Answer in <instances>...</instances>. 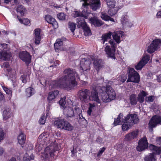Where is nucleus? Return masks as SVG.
<instances>
[{
  "label": "nucleus",
  "mask_w": 161,
  "mask_h": 161,
  "mask_svg": "<svg viewBox=\"0 0 161 161\" xmlns=\"http://www.w3.org/2000/svg\"><path fill=\"white\" fill-rule=\"evenodd\" d=\"M64 73L65 75L53 81L51 85L54 87L71 90L77 85L76 80H80L79 75L74 70L70 68L65 69Z\"/></svg>",
  "instance_id": "obj_1"
},
{
  "label": "nucleus",
  "mask_w": 161,
  "mask_h": 161,
  "mask_svg": "<svg viewBox=\"0 0 161 161\" xmlns=\"http://www.w3.org/2000/svg\"><path fill=\"white\" fill-rule=\"evenodd\" d=\"M112 34V33L110 31L103 34L101 37L102 43L104 44L105 42L110 40L108 43H106L104 45V51L108 58L115 59L116 44L113 40L110 39Z\"/></svg>",
  "instance_id": "obj_2"
},
{
  "label": "nucleus",
  "mask_w": 161,
  "mask_h": 161,
  "mask_svg": "<svg viewBox=\"0 0 161 161\" xmlns=\"http://www.w3.org/2000/svg\"><path fill=\"white\" fill-rule=\"evenodd\" d=\"M84 2L83 4L82 7L83 10L81 13L78 11H75L73 13V16L77 17L82 16L87 18L86 15L90 13V11L88 9V7L90 6L93 10H96L101 7L100 0H80Z\"/></svg>",
  "instance_id": "obj_3"
},
{
  "label": "nucleus",
  "mask_w": 161,
  "mask_h": 161,
  "mask_svg": "<svg viewBox=\"0 0 161 161\" xmlns=\"http://www.w3.org/2000/svg\"><path fill=\"white\" fill-rule=\"evenodd\" d=\"M65 99V97L61 98L59 102V103L63 107L64 114L68 117H71L74 115L73 109L77 110L79 109L76 108L75 105L73 104V102L70 99H67L66 103Z\"/></svg>",
  "instance_id": "obj_4"
},
{
  "label": "nucleus",
  "mask_w": 161,
  "mask_h": 161,
  "mask_svg": "<svg viewBox=\"0 0 161 161\" xmlns=\"http://www.w3.org/2000/svg\"><path fill=\"white\" fill-rule=\"evenodd\" d=\"M102 100L104 103H108L115 99L116 97L115 92L110 86L108 85L106 87H103L101 89Z\"/></svg>",
  "instance_id": "obj_5"
},
{
  "label": "nucleus",
  "mask_w": 161,
  "mask_h": 161,
  "mask_svg": "<svg viewBox=\"0 0 161 161\" xmlns=\"http://www.w3.org/2000/svg\"><path fill=\"white\" fill-rule=\"evenodd\" d=\"M58 149L57 143L52 142L50 145L45 148L44 152L42 155V157L47 160H52V157L54 155V152Z\"/></svg>",
  "instance_id": "obj_6"
},
{
  "label": "nucleus",
  "mask_w": 161,
  "mask_h": 161,
  "mask_svg": "<svg viewBox=\"0 0 161 161\" xmlns=\"http://www.w3.org/2000/svg\"><path fill=\"white\" fill-rule=\"evenodd\" d=\"M50 142L49 135L47 132H43L38 137L37 143L36 147V148L39 152L42 149L44 145L46 146L47 143Z\"/></svg>",
  "instance_id": "obj_7"
},
{
  "label": "nucleus",
  "mask_w": 161,
  "mask_h": 161,
  "mask_svg": "<svg viewBox=\"0 0 161 161\" xmlns=\"http://www.w3.org/2000/svg\"><path fill=\"white\" fill-rule=\"evenodd\" d=\"M149 149L153 153L146 156L144 158L145 161H156V158L155 154L161 153V147H158L150 144L149 145Z\"/></svg>",
  "instance_id": "obj_8"
},
{
  "label": "nucleus",
  "mask_w": 161,
  "mask_h": 161,
  "mask_svg": "<svg viewBox=\"0 0 161 161\" xmlns=\"http://www.w3.org/2000/svg\"><path fill=\"white\" fill-rule=\"evenodd\" d=\"M128 78L127 82H131L138 83L140 81V77L138 73L135 71L133 68L129 67L128 69Z\"/></svg>",
  "instance_id": "obj_9"
},
{
  "label": "nucleus",
  "mask_w": 161,
  "mask_h": 161,
  "mask_svg": "<svg viewBox=\"0 0 161 161\" xmlns=\"http://www.w3.org/2000/svg\"><path fill=\"white\" fill-rule=\"evenodd\" d=\"M90 92L89 90L83 89L79 90L78 92V96L82 102L87 103L90 100Z\"/></svg>",
  "instance_id": "obj_10"
},
{
  "label": "nucleus",
  "mask_w": 161,
  "mask_h": 161,
  "mask_svg": "<svg viewBox=\"0 0 161 161\" xmlns=\"http://www.w3.org/2000/svg\"><path fill=\"white\" fill-rule=\"evenodd\" d=\"M7 44H0V47H3V50H0V61H7L9 59L10 54L7 52Z\"/></svg>",
  "instance_id": "obj_11"
},
{
  "label": "nucleus",
  "mask_w": 161,
  "mask_h": 161,
  "mask_svg": "<svg viewBox=\"0 0 161 161\" xmlns=\"http://www.w3.org/2000/svg\"><path fill=\"white\" fill-rule=\"evenodd\" d=\"M91 64V60L90 59H86L85 58H82L80 61V69L81 73L85 71H88L90 69V65Z\"/></svg>",
  "instance_id": "obj_12"
},
{
  "label": "nucleus",
  "mask_w": 161,
  "mask_h": 161,
  "mask_svg": "<svg viewBox=\"0 0 161 161\" xmlns=\"http://www.w3.org/2000/svg\"><path fill=\"white\" fill-rule=\"evenodd\" d=\"M161 44V40L159 39H155L152 42L149 46H148L147 51L149 53L155 52L159 48Z\"/></svg>",
  "instance_id": "obj_13"
},
{
  "label": "nucleus",
  "mask_w": 161,
  "mask_h": 161,
  "mask_svg": "<svg viewBox=\"0 0 161 161\" xmlns=\"http://www.w3.org/2000/svg\"><path fill=\"white\" fill-rule=\"evenodd\" d=\"M161 123V116L156 115L153 116L150 119L148 124L149 128L153 130V129Z\"/></svg>",
  "instance_id": "obj_14"
},
{
  "label": "nucleus",
  "mask_w": 161,
  "mask_h": 161,
  "mask_svg": "<svg viewBox=\"0 0 161 161\" xmlns=\"http://www.w3.org/2000/svg\"><path fill=\"white\" fill-rule=\"evenodd\" d=\"M148 147V143L145 136H144L139 141L136 149L138 151H142Z\"/></svg>",
  "instance_id": "obj_15"
},
{
  "label": "nucleus",
  "mask_w": 161,
  "mask_h": 161,
  "mask_svg": "<svg viewBox=\"0 0 161 161\" xmlns=\"http://www.w3.org/2000/svg\"><path fill=\"white\" fill-rule=\"evenodd\" d=\"M20 58L27 64H29L31 61V56L30 53L26 51L20 52L19 54Z\"/></svg>",
  "instance_id": "obj_16"
},
{
  "label": "nucleus",
  "mask_w": 161,
  "mask_h": 161,
  "mask_svg": "<svg viewBox=\"0 0 161 161\" xmlns=\"http://www.w3.org/2000/svg\"><path fill=\"white\" fill-rule=\"evenodd\" d=\"M149 58L150 57L149 55H147L143 56L142 59L135 65V69L137 70L141 69L148 62Z\"/></svg>",
  "instance_id": "obj_17"
},
{
  "label": "nucleus",
  "mask_w": 161,
  "mask_h": 161,
  "mask_svg": "<svg viewBox=\"0 0 161 161\" xmlns=\"http://www.w3.org/2000/svg\"><path fill=\"white\" fill-rule=\"evenodd\" d=\"M124 118L127 119V120L129 122H130L131 124V123L134 124H137L139 121L138 116L136 114H129Z\"/></svg>",
  "instance_id": "obj_18"
},
{
  "label": "nucleus",
  "mask_w": 161,
  "mask_h": 161,
  "mask_svg": "<svg viewBox=\"0 0 161 161\" xmlns=\"http://www.w3.org/2000/svg\"><path fill=\"white\" fill-rule=\"evenodd\" d=\"M45 19L48 23L52 24L54 29H56L58 27V24L55 19L49 15L45 16Z\"/></svg>",
  "instance_id": "obj_19"
},
{
  "label": "nucleus",
  "mask_w": 161,
  "mask_h": 161,
  "mask_svg": "<svg viewBox=\"0 0 161 161\" xmlns=\"http://www.w3.org/2000/svg\"><path fill=\"white\" fill-rule=\"evenodd\" d=\"M121 21L122 25L125 27H131L133 25L132 23L129 21L128 16L126 14L123 15Z\"/></svg>",
  "instance_id": "obj_20"
},
{
  "label": "nucleus",
  "mask_w": 161,
  "mask_h": 161,
  "mask_svg": "<svg viewBox=\"0 0 161 161\" xmlns=\"http://www.w3.org/2000/svg\"><path fill=\"white\" fill-rule=\"evenodd\" d=\"M124 32L121 31H114L113 34L112 36L114 40L117 43L120 42L121 37H122L123 35Z\"/></svg>",
  "instance_id": "obj_21"
},
{
  "label": "nucleus",
  "mask_w": 161,
  "mask_h": 161,
  "mask_svg": "<svg viewBox=\"0 0 161 161\" xmlns=\"http://www.w3.org/2000/svg\"><path fill=\"white\" fill-rule=\"evenodd\" d=\"M89 20L91 23L96 27H99L103 24V22L97 18L93 17L90 18Z\"/></svg>",
  "instance_id": "obj_22"
},
{
  "label": "nucleus",
  "mask_w": 161,
  "mask_h": 161,
  "mask_svg": "<svg viewBox=\"0 0 161 161\" xmlns=\"http://www.w3.org/2000/svg\"><path fill=\"white\" fill-rule=\"evenodd\" d=\"M41 30L37 28L34 30L35 42L36 44H39L41 40Z\"/></svg>",
  "instance_id": "obj_23"
},
{
  "label": "nucleus",
  "mask_w": 161,
  "mask_h": 161,
  "mask_svg": "<svg viewBox=\"0 0 161 161\" xmlns=\"http://www.w3.org/2000/svg\"><path fill=\"white\" fill-rule=\"evenodd\" d=\"M125 119L122 120V123H123L122 125V129L123 131L128 130L131 126V124L127 120V119L124 118Z\"/></svg>",
  "instance_id": "obj_24"
},
{
  "label": "nucleus",
  "mask_w": 161,
  "mask_h": 161,
  "mask_svg": "<svg viewBox=\"0 0 161 161\" xmlns=\"http://www.w3.org/2000/svg\"><path fill=\"white\" fill-rule=\"evenodd\" d=\"M98 94L97 92L95 90H93L91 92L90 97V100H92L96 101L98 103H100V101L98 97Z\"/></svg>",
  "instance_id": "obj_25"
},
{
  "label": "nucleus",
  "mask_w": 161,
  "mask_h": 161,
  "mask_svg": "<svg viewBox=\"0 0 161 161\" xmlns=\"http://www.w3.org/2000/svg\"><path fill=\"white\" fill-rule=\"evenodd\" d=\"M83 17H79L77 19V23L78 28H83L87 25Z\"/></svg>",
  "instance_id": "obj_26"
},
{
  "label": "nucleus",
  "mask_w": 161,
  "mask_h": 161,
  "mask_svg": "<svg viewBox=\"0 0 161 161\" xmlns=\"http://www.w3.org/2000/svg\"><path fill=\"white\" fill-rule=\"evenodd\" d=\"M92 61H93L95 68L97 71L103 67V65L101 60L96 59L94 60L92 59Z\"/></svg>",
  "instance_id": "obj_27"
},
{
  "label": "nucleus",
  "mask_w": 161,
  "mask_h": 161,
  "mask_svg": "<svg viewBox=\"0 0 161 161\" xmlns=\"http://www.w3.org/2000/svg\"><path fill=\"white\" fill-rule=\"evenodd\" d=\"M58 94L59 92L57 90L49 92L47 97V100L50 103V101H52L58 95Z\"/></svg>",
  "instance_id": "obj_28"
},
{
  "label": "nucleus",
  "mask_w": 161,
  "mask_h": 161,
  "mask_svg": "<svg viewBox=\"0 0 161 161\" xmlns=\"http://www.w3.org/2000/svg\"><path fill=\"white\" fill-rule=\"evenodd\" d=\"M123 6V4H121L113 8V9L110 8L108 11V14L110 16H113L116 14L119 9L121 8Z\"/></svg>",
  "instance_id": "obj_29"
},
{
  "label": "nucleus",
  "mask_w": 161,
  "mask_h": 161,
  "mask_svg": "<svg viewBox=\"0 0 161 161\" xmlns=\"http://www.w3.org/2000/svg\"><path fill=\"white\" fill-rule=\"evenodd\" d=\"M3 115L4 120L10 118L12 116L11 109L8 108L5 109L3 111Z\"/></svg>",
  "instance_id": "obj_30"
},
{
  "label": "nucleus",
  "mask_w": 161,
  "mask_h": 161,
  "mask_svg": "<svg viewBox=\"0 0 161 161\" xmlns=\"http://www.w3.org/2000/svg\"><path fill=\"white\" fill-rule=\"evenodd\" d=\"M17 140L21 146L23 145L26 140L25 135L22 133L19 134L17 137Z\"/></svg>",
  "instance_id": "obj_31"
},
{
  "label": "nucleus",
  "mask_w": 161,
  "mask_h": 161,
  "mask_svg": "<svg viewBox=\"0 0 161 161\" xmlns=\"http://www.w3.org/2000/svg\"><path fill=\"white\" fill-rule=\"evenodd\" d=\"M147 95V93L144 91H141L138 94L137 100L140 103H142L144 102V97Z\"/></svg>",
  "instance_id": "obj_32"
},
{
  "label": "nucleus",
  "mask_w": 161,
  "mask_h": 161,
  "mask_svg": "<svg viewBox=\"0 0 161 161\" xmlns=\"http://www.w3.org/2000/svg\"><path fill=\"white\" fill-rule=\"evenodd\" d=\"M65 122L64 119H58L55 121L54 124L58 128L63 129Z\"/></svg>",
  "instance_id": "obj_33"
},
{
  "label": "nucleus",
  "mask_w": 161,
  "mask_h": 161,
  "mask_svg": "<svg viewBox=\"0 0 161 161\" xmlns=\"http://www.w3.org/2000/svg\"><path fill=\"white\" fill-rule=\"evenodd\" d=\"M16 11L21 15L24 16L26 13V8L22 5H19L17 7Z\"/></svg>",
  "instance_id": "obj_34"
},
{
  "label": "nucleus",
  "mask_w": 161,
  "mask_h": 161,
  "mask_svg": "<svg viewBox=\"0 0 161 161\" xmlns=\"http://www.w3.org/2000/svg\"><path fill=\"white\" fill-rule=\"evenodd\" d=\"M123 114H122L120 113L118 115L117 118L116 119H115L114 120V125L116 126L118 125H120L121 123H122V120L123 119H124L123 118Z\"/></svg>",
  "instance_id": "obj_35"
},
{
  "label": "nucleus",
  "mask_w": 161,
  "mask_h": 161,
  "mask_svg": "<svg viewBox=\"0 0 161 161\" xmlns=\"http://www.w3.org/2000/svg\"><path fill=\"white\" fill-rule=\"evenodd\" d=\"M138 101L136 95L135 94L131 95L130 97V102L131 105H135Z\"/></svg>",
  "instance_id": "obj_36"
},
{
  "label": "nucleus",
  "mask_w": 161,
  "mask_h": 161,
  "mask_svg": "<svg viewBox=\"0 0 161 161\" xmlns=\"http://www.w3.org/2000/svg\"><path fill=\"white\" fill-rule=\"evenodd\" d=\"M106 2L108 7L110 8H115L116 2L114 0H106Z\"/></svg>",
  "instance_id": "obj_37"
},
{
  "label": "nucleus",
  "mask_w": 161,
  "mask_h": 161,
  "mask_svg": "<svg viewBox=\"0 0 161 161\" xmlns=\"http://www.w3.org/2000/svg\"><path fill=\"white\" fill-rule=\"evenodd\" d=\"M26 96L29 97L33 95L35 93L34 89L31 87H29L26 89Z\"/></svg>",
  "instance_id": "obj_38"
},
{
  "label": "nucleus",
  "mask_w": 161,
  "mask_h": 161,
  "mask_svg": "<svg viewBox=\"0 0 161 161\" xmlns=\"http://www.w3.org/2000/svg\"><path fill=\"white\" fill-rule=\"evenodd\" d=\"M64 124V126L63 129L68 131H71L73 129V126L71 125L69 122L67 121H65Z\"/></svg>",
  "instance_id": "obj_39"
},
{
  "label": "nucleus",
  "mask_w": 161,
  "mask_h": 161,
  "mask_svg": "<svg viewBox=\"0 0 161 161\" xmlns=\"http://www.w3.org/2000/svg\"><path fill=\"white\" fill-rule=\"evenodd\" d=\"M82 29L84 31V34L86 36H88L91 35L92 32L90 28L87 26V25L83 28Z\"/></svg>",
  "instance_id": "obj_40"
},
{
  "label": "nucleus",
  "mask_w": 161,
  "mask_h": 161,
  "mask_svg": "<svg viewBox=\"0 0 161 161\" xmlns=\"http://www.w3.org/2000/svg\"><path fill=\"white\" fill-rule=\"evenodd\" d=\"M63 44V41L60 39H58L56 41V42L54 44L55 50L56 51L59 48V47Z\"/></svg>",
  "instance_id": "obj_41"
},
{
  "label": "nucleus",
  "mask_w": 161,
  "mask_h": 161,
  "mask_svg": "<svg viewBox=\"0 0 161 161\" xmlns=\"http://www.w3.org/2000/svg\"><path fill=\"white\" fill-rule=\"evenodd\" d=\"M34 158V156L32 154L29 156L28 154L26 153L24 155L23 161H30L31 160L33 159Z\"/></svg>",
  "instance_id": "obj_42"
},
{
  "label": "nucleus",
  "mask_w": 161,
  "mask_h": 161,
  "mask_svg": "<svg viewBox=\"0 0 161 161\" xmlns=\"http://www.w3.org/2000/svg\"><path fill=\"white\" fill-rule=\"evenodd\" d=\"M17 18L21 23L25 25H28L30 24V21L28 19H21L19 18V16H17Z\"/></svg>",
  "instance_id": "obj_43"
},
{
  "label": "nucleus",
  "mask_w": 161,
  "mask_h": 161,
  "mask_svg": "<svg viewBox=\"0 0 161 161\" xmlns=\"http://www.w3.org/2000/svg\"><path fill=\"white\" fill-rule=\"evenodd\" d=\"M68 27L72 33H74L76 28V25L73 22H69L68 23Z\"/></svg>",
  "instance_id": "obj_44"
},
{
  "label": "nucleus",
  "mask_w": 161,
  "mask_h": 161,
  "mask_svg": "<svg viewBox=\"0 0 161 161\" xmlns=\"http://www.w3.org/2000/svg\"><path fill=\"white\" fill-rule=\"evenodd\" d=\"M89 107L87 111V113L89 115H90L91 112L95 108V105L94 103L92 104L91 103H89Z\"/></svg>",
  "instance_id": "obj_45"
},
{
  "label": "nucleus",
  "mask_w": 161,
  "mask_h": 161,
  "mask_svg": "<svg viewBox=\"0 0 161 161\" xmlns=\"http://www.w3.org/2000/svg\"><path fill=\"white\" fill-rule=\"evenodd\" d=\"M102 19L105 21L109 20L110 17L103 12H102L101 16Z\"/></svg>",
  "instance_id": "obj_46"
},
{
  "label": "nucleus",
  "mask_w": 161,
  "mask_h": 161,
  "mask_svg": "<svg viewBox=\"0 0 161 161\" xmlns=\"http://www.w3.org/2000/svg\"><path fill=\"white\" fill-rule=\"evenodd\" d=\"M58 18L60 20H64L65 19L66 15L64 13H62L57 14Z\"/></svg>",
  "instance_id": "obj_47"
},
{
  "label": "nucleus",
  "mask_w": 161,
  "mask_h": 161,
  "mask_svg": "<svg viewBox=\"0 0 161 161\" xmlns=\"http://www.w3.org/2000/svg\"><path fill=\"white\" fill-rule=\"evenodd\" d=\"M46 117L44 115H42L39 120V123L41 124H44L46 121Z\"/></svg>",
  "instance_id": "obj_48"
},
{
  "label": "nucleus",
  "mask_w": 161,
  "mask_h": 161,
  "mask_svg": "<svg viewBox=\"0 0 161 161\" xmlns=\"http://www.w3.org/2000/svg\"><path fill=\"white\" fill-rule=\"evenodd\" d=\"M5 133L3 130L0 128V142L4 139Z\"/></svg>",
  "instance_id": "obj_49"
},
{
  "label": "nucleus",
  "mask_w": 161,
  "mask_h": 161,
  "mask_svg": "<svg viewBox=\"0 0 161 161\" xmlns=\"http://www.w3.org/2000/svg\"><path fill=\"white\" fill-rule=\"evenodd\" d=\"M33 148V145L31 144H26L25 145L24 147L25 149L27 151L32 149Z\"/></svg>",
  "instance_id": "obj_50"
},
{
  "label": "nucleus",
  "mask_w": 161,
  "mask_h": 161,
  "mask_svg": "<svg viewBox=\"0 0 161 161\" xmlns=\"http://www.w3.org/2000/svg\"><path fill=\"white\" fill-rule=\"evenodd\" d=\"M22 82L25 83L27 82V76L25 75H22L20 78Z\"/></svg>",
  "instance_id": "obj_51"
},
{
  "label": "nucleus",
  "mask_w": 161,
  "mask_h": 161,
  "mask_svg": "<svg viewBox=\"0 0 161 161\" xmlns=\"http://www.w3.org/2000/svg\"><path fill=\"white\" fill-rule=\"evenodd\" d=\"M119 79L120 81H119V83L121 84V83H123L127 79V77L125 75L119 77Z\"/></svg>",
  "instance_id": "obj_52"
},
{
  "label": "nucleus",
  "mask_w": 161,
  "mask_h": 161,
  "mask_svg": "<svg viewBox=\"0 0 161 161\" xmlns=\"http://www.w3.org/2000/svg\"><path fill=\"white\" fill-rule=\"evenodd\" d=\"M3 88L7 94H10L12 93V91L10 89H8L5 86H3Z\"/></svg>",
  "instance_id": "obj_53"
},
{
  "label": "nucleus",
  "mask_w": 161,
  "mask_h": 161,
  "mask_svg": "<svg viewBox=\"0 0 161 161\" xmlns=\"http://www.w3.org/2000/svg\"><path fill=\"white\" fill-rule=\"evenodd\" d=\"M154 99V97L153 96H151L146 97V100L147 102H152Z\"/></svg>",
  "instance_id": "obj_54"
},
{
  "label": "nucleus",
  "mask_w": 161,
  "mask_h": 161,
  "mask_svg": "<svg viewBox=\"0 0 161 161\" xmlns=\"http://www.w3.org/2000/svg\"><path fill=\"white\" fill-rule=\"evenodd\" d=\"M133 137L132 136V135L131 133H130L126 136L125 139L127 140H130L134 139Z\"/></svg>",
  "instance_id": "obj_55"
},
{
  "label": "nucleus",
  "mask_w": 161,
  "mask_h": 161,
  "mask_svg": "<svg viewBox=\"0 0 161 161\" xmlns=\"http://www.w3.org/2000/svg\"><path fill=\"white\" fill-rule=\"evenodd\" d=\"M132 136H133L134 139L136 137L138 134V131L137 130L133 131L131 132Z\"/></svg>",
  "instance_id": "obj_56"
},
{
  "label": "nucleus",
  "mask_w": 161,
  "mask_h": 161,
  "mask_svg": "<svg viewBox=\"0 0 161 161\" xmlns=\"http://www.w3.org/2000/svg\"><path fill=\"white\" fill-rule=\"evenodd\" d=\"M105 150V148L104 147H103L100 149L99 151L97 153V156L99 157L101 156L103 152H104Z\"/></svg>",
  "instance_id": "obj_57"
},
{
  "label": "nucleus",
  "mask_w": 161,
  "mask_h": 161,
  "mask_svg": "<svg viewBox=\"0 0 161 161\" xmlns=\"http://www.w3.org/2000/svg\"><path fill=\"white\" fill-rule=\"evenodd\" d=\"M7 70L8 71V75L7 76H9L10 77L12 78H15V75L14 73L13 74H12L11 75H10L11 74V70L10 69H8Z\"/></svg>",
  "instance_id": "obj_58"
},
{
  "label": "nucleus",
  "mask_w": 161,
  "mask_h": 161,
  "mask_svg": "<svg viewBox=\"0 0 161 161\" xmlns=\"http://www.w3.org/2000/svg\"><path fill=\"white\" fill-rule=\"evenodd\" d=\"M156 142L158 144L161 145V137L157 138Z\"/></svg>",
  "instance_id": "obj_59"
},
{
  "label": "nucleus",
  "mask_w": 161,
  "mask_h": 161,
  "mask_svg": "<svg viewBox=\"0 0 161 161\" xmlns=\"http://www.w3.org/2000/svg\"><path fill=\"white\" fill-rule=\"evenodd\" d=\"M96 141L99 143H101L102 142V139L100 137H98Z\"/></svg>",
  "instance_id": "obj_60"
},
{
  "label": "nucleus",
  "mask_w": 161,
  "mask_h": 161,
  "mask_svg": "<svg viewBox=\"0 0 161 161\" xmlns=\"http://www.w3.org/2000/svg\"><path fill=\"white\" fill-rule=\"evenodd\" d=\"M4 99V96L3 93L0 92V101H2Z\"/></svg>",
  "instance_id": "obj_61"
},
{
  "label": "nucleus",
  "mask_w": 161,
  "mask_h": 161,
  "mask_svg": "<svg viewBox=\"0 0 161 161\" xmlns=\"http://www.w3.org/2000/svg\"><path fill=\"white\" fill-rule=\"evenodd\" d=\"M156 16L158 18L161 17V11L158 12Z\"/></svg>",
  "instance_id": "obj_62"
},
{
  "label": "nucleus",
  "mask_w": 161,
  "mask_h": 161,
  "mask_svg": "<svg viewBox=\"0 0 161 161\" xmlns=\"http://www.w3.org/2000/svg\"><path fill=\"white\" fill-rule=\"evenodd\" d=\"M4 152L3 149L0 147V156L2 155Z\"/></svg>",
  "instance_id": "obj_63"
},
{
  "label": "nucleus",
  "mask_w": 161,
  "mask_h": 161,
  "mask_svg": "<svg viewBox=\"0 0 161 161\" xmlns=\"http://www.w3.org/2000/svg\"><path fill=\"white\" fill-rule=\"evenodd\" d=\"M157 80L159 82H161V75H159L158 76H157Z\"/></svg>",
  "instance_id": "obj_64"
}]
</instances>
